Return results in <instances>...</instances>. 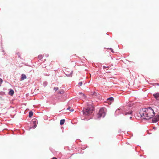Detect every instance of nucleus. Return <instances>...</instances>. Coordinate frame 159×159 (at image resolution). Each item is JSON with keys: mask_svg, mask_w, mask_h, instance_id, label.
Wrapping results in <instances>:
<instances>
[{"mask_svg": "<svg viewBox=\"0 0 159 159\" xmlns=\"http://www.w3.org/2000/svg\"><path fill=\"white\" fill-rule=\"evenodd\" d=\"M140 114L143 119L148 120L152 118L155 115L153 110L151 107L144 108L141 111Z\"/></svg>", "mask_w": 159, "mask_h": 159, "instance_id": "obj_1", "label": "nucleus"}, {"mask_svg": "<svg viewBox=\"0 0 159 159\" xmlns=\"http://www.w3.org/2000/svg\"><path fill=\"white\" fill-rule=\"evenodd\" d=\"M93 110V107L92 106L88 107L87 108H84L83 110V114L85 116L90 115L92 114Z\"/></svg>", "mask_w": 159, "mask_h": 159, "instance_id": "obj_2", "label": "nucleus"}, {"mask_svg": "<svg viewBox=\"0 0 159 159\" xmlns=\"http://www.w3.org/2000/svg\"><path fill=\"white\" fill-rule=\"evenodd\" d=\"M107 110L105 107H102L100 109V117H104L106 113Z\"/></svg>", "mask_w": 159, "mask_h": 159, "instance_id": "obj_3", "label": "nucleus"}, {"mask_svg": "<svg viewBox=\"0 0 159 159\" xmlns=\"http://www.w3.org/2000/svg\"><path fill=\"white\" fill-rule=\"evenodd\" d=\"M159 120V115L156 116L154 119H152V122L153 123H156Z\"/></svg>", "mask_w": 159, "mask_h": 159, "instance_id": "obj_4", "label": "nucleus"}, {"mask_svg": "<svg viewBox=\"0 0 159 159\" xmlns=\"http://www.w3.org/2000/svg\"><path fill=\"white\" fill-rule=\"evenodd\" d=\"M33 122L34 125L33 128L34 129L37 126V121L35 119L33 121Z\"/></svg>", "mask_w": 159, "mask_h": 159, "instance_id": "obj_5", "label": "nucleus"}, {"mask_svg": "<svg viewBox=\"0 0 159 159\" xmlns=\"http://www.w3.org/2000/svg\"><path fill=\"white\" fill-rule=\"evenodd\" d=\"M153 95L157 100H159V93L153 94Z\"/></svg>", "mask_w": 159, "mask_h": 159, "instance_id": "obj_6", "label": "nucleus"}, {"mask_svg": "<svg viewBox=\"0 0 159 159\" xmlns=\"http://www.w3.org/2000/svg\"><path fill=\"white\" fill-rule=\"evenodd\" d=\"M132 113V112L130 111V112L125 113V115H129V116H129V118L131 119L132 118V116H131Z\"/></svg>", "mask_w": 159, "mask_h": 159, "instance_id": "obj_7", "label": "nucleus"}, {"mask_svg": "<svg viewBox=\"0 0 159 159\" xmlns=\"http://www.w3.org/2000/svg\"><path fill=\"white\" fill-rule=\"evenodd\" d=\"M26 76L25 75V74H23L21 75V79L22 80H23L25 79H26Z\"/></svg>", "mask_w": 159, "mask_h": 159, "instance_id": "obj_8", "label": "nucleus"}, {"mask_svg": "<svg viewBox=\"0 0 159 159\" xmlns=\"http://www.w3.org/2000/svg\"><path fill=\"white\" fill-rule=\"evenodd\" d=\"M14 93V91L12 89H11L10 91L9 94L11 96H12Z\"/></svg>", "mask_w": 159, "mask_h": 159, "instance_id": "obj_9", "label": "nucleus"}, {"mask_svg": "<svg viewBox=\"0 0 159 159\" xmlns=\"http://www.w3.org/2000/svg\"><path fill=\"white\" fill-rule=\"evenodd\" d=\"M65 120L64 119L61 120H60V124L61 125H63L65 122Z\"/></svg>", "mask_w": 159, "mask_h": 159, "instance_id": "obj_10", "label": "nucleus"}, {"mask_svg": "<svg viewBox=\"0 0 159 159\" xmlns=\"http://www.w3.org/2000/svg\"><path fill=\"white\" fill-rule=\"evenodd\" d=\"M107 100L108 101H111L112 102L114 100V98L113 97H110L107 98Z\"/></svg>", "mask_w": 159, "mask_h": 159, "instance_id": "obj_11", "label": "nucleus"}, {"mask_svg": "<svg viewBox=\"0 0 159 159\" xmlns=\"http://www.w3.org/2000/svg\"><path fill=\"white\" fill-rule=\"evenodd\" d=\"M33 115V112L32 111H30L29 113V116L31 117Z\"/></svg>", "mask_w": 159, "mask_h": 159, "instance_id": "obj_12", "label": "nucleus"}, {"mask_svg": "<svg viewBox=\"0 0 159 159\" xmlns=\"http://www.w3.org/2000/svg\"><path fill=\"white\" fill-rule=\"evenodd\" d=\"M38 58L39 60H41L43 58V56L42 55H39L38 57Z\"/></svg>", "mask_w": 159, "mask_h": 159, "instance_id": "obj_13", "label": "nucleus"}, {"mask_svg": "<svg viewBox=\"0 0 159 159\" xmlns=\"http://www.w3.org/2000/svg\"><path fill=\"white\" fill-rule=\"evenodd\" d=\"M58 93L60 94H62L63 93L64 91L63 90H61L58 91Z\"/></svg>", "mask_w": 159, "mask_h": 159, "instance_id": "obj_14", "label": "nucleus"}, {"mask_svg": "<svg viewBox=\"0 0 159 159\" xmlns=\"http://www.w3.org/2000/svg\"><path fill=\"white\" fill-rule=\"evenodd\" d=\"M58 89V88L57 87H54V90L55 91H57Z\"/></svg>", "mask_w": 159, "mask_h": 159, "instance_id": "obj_15", "label": "nucleus"}, {"mask_svg": "<svg viewBox=\"0 0 159 159\" xmlns=\"http://www.w3.org/2000/svg\"><path fill=\"white\" fill-rule=\"evenodd\" d=\"M80 94L82 95V96L84 97V98H85V96L84 94L82 93H80Z\"/></svg>", "mask_w": 159, "mask_h": 159, "instance_id": "obj_16", "label": "nucleus"}, {"mask_svg": "<svg viewBox=\"0 0 159 159\" xmlns=\"http://www.w3.org/2000/svg\"><path fill=\"white\" fill-rule=\"evenodd\" d=\"M78 84L80 86H81L82 84V82H80Z\"/></svg>", "mask_w": 159, "mask_h": 159, "instance_id": "obj_17", "label": "nucleus"}, {"mask_svg": "<svg viewBox=\"0 0 159 159\" xmlns=\"http://www.w3.org/2000/svg\"><path fill=\"white\" fill-rule=\"evenodd\" d=\"M109 68V66H103V68L104 69H105V68Z\"/></svg>", "mask_w": 159, "mask_h": 159, "instance_id": "obj_18", "label": "nucleus"}, {"mask_svg": "<svg viewBox=\"0 0 159 159\" xmlns=\"http://www.w3.org/2000/svg\"><path fill=\"white\" fill-rule=\"evenodd\" d=\"M109 49H110L111 50V51L112 52H113V49H112L111 48H109Z\"/></svg>", "mask_w": 159, "mask_h": 159, "instance_id": "obj_19", "label": "nucleus"}, {"mask_svg": "<svg viewBox=\"0 0 159 159\" xmlns=\"http://www.w3.org/2000/svg\"><path fill=\"white\" fill-rule=\"evenodd\" d=\"M2 80L1 79H0V83H2Z\"/></svg>", "mask_w": 159, "mask_h": 159, "instance_id": "obj_20", "label": "nucleus"}, {"mask_svg": "<svg viewBox=\"0 0 159 159\" xmlns=\"http://www.w3.org/2000/svg\"><path fill=\"white\" fill-rule=\"evenodd\" d=\"M51 159H57V158L54 157L53 158H51Z\"/></svg>", "mask_w": 159, "mask_h": 159, "instance_id": "obj_21", "label": "nucleus"}, {"mask_svg": "<svg viewBox=\"0 0 159 159\" xmlns=\"http://www.w3.org/2000/svg\"><path fill=\"white\" fill-rule=\"evenodd\" d=\"M71 108L70 107H69L67 108V110H69L70 108Z\"/></svg>", "mask_w": 159, "mask_h": 159, "instance_id": "obj_22", "label": "nucleus"}, {"mask_svg": "<svg viewBox=\"0 0 159 159\" xmlns=\"http://www.w3.org/2000/svg\"><path fill=\"white\" fill-rule=\"evenodd\" d=\"M74 111V110L73 109H72L71 110H70V111Z\"/></svg>", "mask_w": 159, "mask_h": 159, "instance_id": "obj_23", "label": "nucleus"}]
</instances>
